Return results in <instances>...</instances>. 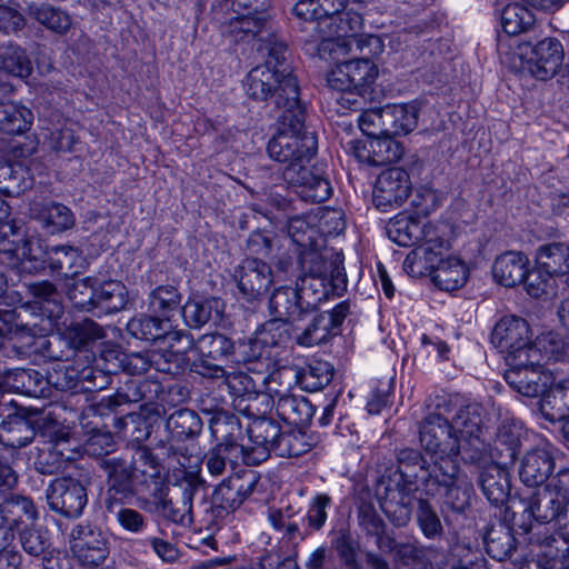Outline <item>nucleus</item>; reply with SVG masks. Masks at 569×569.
<instances>
[{
    "label": "nucleus",
    "mask_w": 569,
    "mask_h": 569,
    "mask_svg": "<svg viewBox=\"0 0 569 569\" xmlns=\"http://www.w3.org/2000/svg\"><path fill=\"white\" fill-rule=\"evenodd\" d=\"M292 109L281 111L277 117V132L269 140L267 150L273 160L284 163V181L298 188L300 197L310 202H323L332 193L329 180L316 168L306 167L318 149L313 132L306 131V106L289 100Z\"/></svg>",
    "instance_id": "nucleus-1"
},
{
    "label": "nucleus",
    "mask_w": 569,
    "mask_h": 569,
    "mask_svg": "<svg viewBox=\"0 0 569 569\" xmlns=\"http://www.w3.org/2000/svg\"><path fill=\"white\" fill-rule=\"evenodd\" d=\"M398 467L381 480L378 489L380 507L395 527H405L411 519L419 481L431 470L420 451L406 448L398 453Z\"/></svg>",
    "instance_id": "nucleus-2"
},
{
    "label": "nucleus",
    "mask_w": 569,
    "mask_h": 569,
    "mask_svg": "<svg viewBox=\"0 0 569 569\" xmlns=\"http://www.w3.org/2000/svg\"><path fill=\"white\" fill-rule=\"evenodd\" d=\"M284 54L286 52L280 57L262 54L266 57V62L251 69L244 83L249 98L258 101L273 98L279 113L292 109L289 100H293L296 104H303L297 77L286 62Z\"/></svg>",
    "instance_id": "nucleus-3"
},
{
    "label": "nucleus",
    "mask_w": 569,
    "mask_h": 569,
    "mask_svg": "<svg viewBox=\"0 0 569 569\" xmlns=\"http://www.w3.org/2000/svg\"><path fill=\"white\" fill-rule=\"evenodd\" d=\"M459 405V395L436 393L427 400L429 413L419 426L421 447L431 456L443 462L447 459L461 458L459 441L449 421V417Z\"/></svg>",
    "instance_id": "nucleus-4"
},
{
    "label": "nucleus",
    "mask_w": 569,
    "mask_h": 569,
    "mask_svg": "<svg viewBox=\"0 0 569 569\" xmlns=\"http://www.w3.org/2000/svg\"><path fill=\"white\" fill-rule=\"evenodd\" d=\"M253 13L237 16L221 26V33L234 43H248L256 40L261 54L280 57L287 51L286 42L274 32L268 16L253 7Z\"/></svg>",
    "instance_id": "nucleus-5"
},
{
    "label": "nucleus",
    "mask_w": 569,
    "mask_h": 569,
    "mask_svg": "<svg viewBox=\"0 0 569 569\" xmlns=\"http://www.w3.org/2000/svg\"><path fill=\"white\" fill-rule=\"evenodd\" d=\"M483 407L476 402L459 405L451 413L450 425L459 441L461 460L465 463H481L488 460V443L483 438Z\"/></svg>",
    "instance_id": "nucleus-6"
},
{
    "label": "nucleus",
    "mask_w": 569,
    "mask_h": 569,
    "mask_svg": "<svg viewBox=\"0 0 569 569\" xmlns=\"http://www.w3.org/2000/svg\"><path fill=\"white\" fill-rule=\"evenodd\" d=\"M177 341H186L187 348L198 353V359L190 363V370L210 379H219L224 375L223 361H233L234 342L222 333L202 335L193 339L183 332L172 335Z\"/></svg>",
    "instance_id": "nucleus-7"
},
{
    "label": "nucleus",
    "mask_w": 569,
    "mask_h": 569,
    "mask_svg": "<svg viewBox=\"0 0 569 569\" xmlns=\"http://www.w3.org/2000/svg\"><path fill=\"white\" fill-rule=\"evenodd\" d=\"M173 487L179 490L180 498L173 500L168 497L163 486L152 489L156 510L167 520L177 525H191L193 522L192 507L196 492L204 485L198 472L178 470L173 473Z\"/></svg>",
    "instance_id": "nucleus-8"
},
{
    "label": "nucleus",
    "mask_w": 569,
    "mask_h": 569,
    "mask_svg": "<svg viewBox=\"0 0 569 569\" xmlns=\"http://www.w3.org/2000/svg\"><path fill=\"white\" fill-rule=\"evenodd\" d=\"M202 430L200 417L190 409H179L171 413L166 421V431L169 437L159 439L154 443L156 450L169 459V462H177L181 469L187 470L190 462L188 450L180 442L187 439H194Z\"/></svg>",
    "instance_id": "nucleus-9"
},
{
    "label": "nucleus",
    "mask_w": 569,
    "mask_h": 569,
    "mask_svg": "<svg viewBox=\"0 0 569 569\" xmlns=\"http://www.w3.org/2000/svg\"><path fill=\"white\" fill-rule=\"evenodd\" d=\"M89 480L81 481L71 476L59 477L46 488L49 509L68 519L79 518L88 503Z\"/></svg>",
    "instance_id": "nucleus-10"
},
{
    "label": "nucleus",
    "mask_w": 569,
    "mask_h": 569,
    "mask_svg": "<svg viewBox=\"0 0 569 569\" xmlns=\"http://www.w3.org/2000/svg\"><path fill=\"white\" fill-rule=\"evenodd\" d=\"M211 433L218 443L204 456L207 470L211 476H221L226 470L227 460L240 453L237 438L240 423L233 416H216L210 425Z\"/></svg>",
    "instance_id": "nucleus-11"
},
{
    "label": "nucleus",
    "mask_w": 569,
    "mask_h": 569,
    "mask_svg": "<svg viewBox=\"0 0 569 569\" xmlns=\"http://www.w3.org/2000/svg\"><path fill=\"white\" fill-rule=\"evenodd\" d=\"M491 342L501 353H505L507 362L528 355L537 357V350L532 348L529 325L515 316L503 317L496 323Z\"/></svg>",
    "instance_id": "nucleus-12"
},
{
    "label": "nucleus",
    "mask_w": 569,
    "mask_h": 569,
    "mask_svg": "<svg viewBox=\"0 0 569 569\" xmlns=\"http://www.w3.org/2000/svg\"><path fill=\"white\" fill-rule=\"evenodd\" d=\"M70 551L83 567L94 568L109 556V541L103 531L91 523L79 522L69 533Z\"/></svg>",
    "instance_id": "nucleus-13"
},
{
    "label": "nucleus",
    "mask_w": 569,
    "mask_h": 569,
    "mask_svg": "<svg viewBox=\"0 0 569 569\" xmlns=\"http://www.w3.org/2000/svg\"><path fill=\"white\" fill-rule=\"evenodd\" d=\"M510 368L505 373L507 383L525 397L542 396L545 390L555 380L551 372L546 371L537 357L525 356L512 359Z\"/></svg>",
    "instance_id": "nucleus-14"
},
{
    "label": "nucleus",
    "mask_w": 569,
    "mask_h": 569,
    "mask_svg": "<svg viewBox=\"0 0 569 569\" xmlns=\"http://www.w3.org/2000/svg\"><path fill=\"white\" fill-rule=\"evenodd\" d=\"M378 77L377 66L367 58L338 63L328 74L327 82L337 91L356 92L365 97Z\"/></svg>",
    "instance_id": "nucleus-15"
},
{
    "label": "nucleus",
    "mask_w": 569,
    "mask_h": 569,
    "mask_svg": "<svg viewBox=\"0 0 569 569\" xmlns=\"http://www.w3.org/2000/svg\"><path fill=\"white\" fill-rule=\"evenodd\" d=\"M280 425L272 418L254 419L247 427L249 442L239 445L242 460L248 466L266 461L281 436Z\"/></svg>",
    "instance_id": "nucleus-16"
},
{
    "label": "nucleus",
    "mask_w": 569,
    "mask_h": 569,
    "mask_svg": "<svg viewBox=\"0 0 569 569\" xmlns=\"http://www.w3.org/2000/svg\"><path fill=\"white\" fill-rule=\"evenodd\" d=\"M101 467L107 475L106 499L118 501L147 493L146 482L139 480L129 460L110 457L102 460Z\"/></svg>",
    "instance_id": "nucleus-17"
},
{
    "label": "nucleus",
    "mask_w": 569,
    "mask_h": 569,
    "mask_svg": "<svg viewBox=\"0 0 569 569\" xmlns=\"http://www.w3.org/2000/svg\"><path fill=\"white\" fill-rule=\"evenodd\" d=\"M429 480L446 489L443 502L452 511L461 513L469 507L472 487L468 481L460 479L456 460L435 462Z\"/></svg>",
    "instance_id": "nucleus-18"
},
{
    "label": "nucleus",
    "mask_w": 569,
    "mask_h": 569,
    "mask_svg": "<svg viewBox=\"0 0 569 569\" xmlns=\"http://www.w3.org/2000/svg\"><path fill=\"white\" fill-rule=\"evenodd\" d=\"M350 313V302L341 301L331 311L316 313L296 341L302 347H313L328 342L340 333L341 325Z\"/></svg>",
    "instance_id": "nucleus-19"
},
{
    "label": "nucleus",
    "mask_w": 569,
    "mask_h": 569,
    "mask_svg": "<svg viewBox=\"0 0 569 569\" xmlns=\"http://www.w3.org/2000/svg\"><path fill=\"white\" fill-rule=\"evenodd\" d=\"M411 192L409 174L401 168H390L382 171L375 184L373 203L381 211L400 207Z\"/></svg>",
    "instance_id": "nucleus-20"
},
{
    "label": "nucleus",
    "mask_w": 569,
    "mask_h": 569,
    "mask_svg": "<svg viewBox=\"0 0 569 569\" xmlns=\"http://www.w3.org/2000/svg\"><path fill=\"white\" fill-rule=\"evenodd\" d=\"M233 278L242 298L258 300L276 281L271 267L258 258H246L234 269Z\"/></svg>",
    "instance_id": "nucleus-21"
},
{
    "label": "nucleus",
    "mask_w": 569,
    "mask_h": 569,
    "mask_svg": "<svg viewBox=\"0 0 569 569\" xmlns=\"http://www.w3.org/2000/svg\"><path fill=\"white\" fill-rule=\"evenodd\" d=\"M258 480L252 471L233 473L216 487L212 502L226 511H234L253 493Z\"/></svg>",
    "instance_id": "nucleus-22"
},
{
    "label": "nucleus",
    "mask_w": 569,
    "mask_h": 569,
    "mask_svg": "<svg viewBox=\"0 0 569 569\" xmlns=\"http://www.w3.org/2000/svg\"><path fill=\"white\" fill-rule=\"evenodd\" d=\"M350 150L362 163L385 166L398 161L403 154V147L391 134H382L363 141L350 142Z\"/></svg>",
    "instance_id": "nucleus-23"
},
{
    "label": "nucleus",
    "mask_w": 569,
    "mask_h": 569,
    "mask_svg": "<svg viewBox=\"0 0 569 569\" xmlns=\"http://www.w3.org/2000/svg\"><path fill=\"white\" fill-rule=\"evenodd\" d=\"M363 17L361 13L345 9L332 21L325 19L312 23L311 41H329L332 38L341 40V46L350 38H356L363 29Z\"/></svg>",
    "instance_id": "nucleus-24"
},
{
    "label": "nucleus",
    "mask_w": 569,
    "mask_h": 569,
    "mask_svg": "<svg viewBox=\"0 0 569 569\" xmlns=\"http://www.w3.org/2000/svg\"><path fill=\"white\" fill-rule=\"evenodd\" d=\"M526 511L540 523L557 521L569 532V507L549 488L548 482L528 498Z\"/></svg>",
    "instance_id": "nucleus-25"
},
{
    "label": "nucleus",
    "mask_w": 569,
    "mask_h": 569,
    "mask_svg": "<svg viewBox=\"0 0 569 569\" xmlns=\"http://www.w3.org/2000/svg\"><path fill=\"white\" fill-rule=\"evenodd\" d=\"M553 469L552 453L546 448H532L521 457L518 473L527 487H539L549 481Z\"/></svg>",
    "instance_id": "nucleus-26"
},
{
    "label": "nucleus",
    "mask_w": 569,
    "mask_h": 569,
    "mask_svg": "<svg viewBox=\"0 0 569 569\" xmlns=\"http://www.w3.org/2000/svg\"><path fill=\"white\" fill-rule=\"evenodd\" d=\"M563 60V49L557 39H545L537 43L528 59V69L539 80L552 78Z\"/></svg>",
    "instance_id": "nucleus-27"
},
{
    "label": "nucleus",
    "mask_w": 569,
    "mask_h": 569,
    "mask_svg": "<svg viewBox=\"0 0 569 569\" xmlns=\"http://www.w3.org/2000/svg\"><path fill=\"white\" fill-rule=\"evenodd\" d=\"M301 302L298 286H278L269 297L268 310L274 319L292 323L309 315Z\"/></svg>",
    "instance_id": "nucleus-28"
},
{
    "label": "nucleus",
    "mask_w": 569,
    "mask_h": 569,
    "mask_svg": "<svg viewBox=\"0 0 569 569\" xmlns=\"http://www.w3.org/2000/svg\"><path fill=\"white\" fill-rule=\"evenodd\" d=\"M348 0H299L292 8L297 18L306 23L301 30L309 33L313 22L330 19L332 21L347 8ZM311 41V39H309Z\"/></svg>",
    "instance_id": "nucleus-29"
},
{
    "label": "nucleus",
    "mask_w": 569,
    "mask_h": 569,
    "mask_svg": "<svg viewBox=\"0 0 569 569\" xmlns=\"http://www.w3.org/2000/svg\"><path fill=\"white\" fill-rule=\"evenodd\" d=\"M154 453L148 447H138L129 463L134 466L133 470L141 482H146L147 492L162 486V461L169 460L161 455V450Z\"/></svg>",
    "instance_id": "nucleus-30"
},
{
    "label": "nucleus",
    "mask_w": 569,
    "mask_h": 569,
    "mask_svg": "<svg viewBox=\"0 0 569 569\" xmlns=\"http://www.w3.org/2000/svg\"><path fill=\"white\" fill-rule=\"evenodd\" d=\"M418 243L436 270L448 256H451V229L446 223L428 222L426 233Z\"/></svg>",
    "instance_id": "nucleus-31"
},
{
    "label": "nucleus",
    "mask_w": 569,
    "mask_h": 569,
    "mask_svg": "<svg viewBox=\"0 0 569 569\" xmlns=\"http://www.w3.org/2000/svg\"><path fill=\"white\" fill-rule=\"evenodd\" d=\"M480 468L478 483L488 501L495 506H502L510 493L509 472L497 465L477 466Z\"/></svg>",
    "instance_id": "nucleus-32"
},
{
    "label": "nucleus",
    "mask_w": 569,
    "mask_h": 569,
    "mask_svg": "<svg viewBox=\"0 0 569 569\" xmlns=\"http://www.w3.org/2000/svg\"><path fill=\"white\" fill-rule=\"evenodd\" d=\"M30 212L50 233L66 231L76 223L71 209L59 202H36L31 206Z\"/></svg>",
    "instance_id": "nucleus-33"
},
{
    "label": "nucleus",
    "mask_w": 569,
    "mask_h": 569,
    "mask_svg": "<svg viewBox=\"0 0 569 569\" xmlns=\"http://www.w3.org/2000/svg\"><path fill=\"white\" fill-rule=\"evenodd\" d=\"M387 132L391 136H407L418 127L421 102L386 104Z\"/></svg>",
    "instance_id": "nucleus-34"
},
{
    "label": "nucleus",
    "mask_w": 569,
    "mask_h": 569,
    "mask_svg": "<svg viewBox=\"0 0 569 569\" xmlns=\"http://www.w3.org/2000/svg\"><path fill=\"white\" fill-rule=\"evenodd\" d=\"M528 259L516 251H507L493 262L492 276L497 282L505 287H515L528 276Z\"/></svg>",
    "instance_id": "nucleus-35"
},
{
    "label": "nucleus",
    "mask_w": 569,
    "mask_h": 569,
    "mask_svg": "<svg viewBox=\"0 0 569 569\" xmlns=\"http://www.w3.org/2000/svg\"><path fill=\"white\" fill-rule=\"evenodd\" d=\"M540 411L551 422L569 418V379L553 380L547 387L541 396Z\"/></svg>",
    "instance_id": "nucleus-36"
},
{
    "label": "nucleus",
    "mask_w": 569,
    "mask_h": 569,
    "mask_svg": "<svg viewBox=\"0 0 569 569\" xmlns=\"http://www.w3.org/2000/svg\"><path fill=\"white\" fill-rule=\"evenodd\" d=\"M273 406L277 416L288 426L306 427L315 415L312 403L302 396L289 395L279 398L273 400Z\"/></svg>",
    "instance_id": "nucleus-37"
},
{
    "label": "nucleus",
    "mask_w": 569,
    "mask_h": 569,
    "mask_svg": "<svg viewBox=\"0 0 569 569\" xmlns=\"http://www.w3.org/2000/svg\"><path fill=\"white\" fill-rule=\"evenodd\" d=\"M127 303L128 290L121 281L107 280L99 284L96 282L93 312L97 316L118 312L124 309Z\"/></svg>",
    "instance_id": "nucleus-38"
},
{
    "label": "nucleus",
    "mask_w": 569,
    "mask_h": 569,
    "mask_svg": "<svg viewBox=\"0 0 569 569\" xmlns=\"http://www.w3.org/2000/svg\"><path fill=\"white\" fill-rule=\"evenodd\" d=\"M426 230L427 223L422 224L420 220L407 214L396 216L386 227L388 238L401 247L417 244Z\"/></svg>",
    "instance_id": "nucleus-39"
},
{
    "label": "nucleus",
    "mask_w": 569,
    "mask_h": 569,
    "mask_svg": "<svg viewBox=\"0 0 569 569\" xmlns=\"http://www.w3.org/2000/svg\"><path fill=\"white\" fill-rule=\"evenodd\" d=\"M536 262L540 270L549 276L569 273V246L563 242H551L540 246L536 252Z\"/></svg>",
    "instance_id": "nucleus-40"
},
{
    "label": "nucleus",
    "mask_w": 569,
    "mask_h": 569,
    "mask_svg": "<svg viewBox=\"0 0 569 569\" xmlns=\"http://www.w3.org/2000/svg\"><path fill=\"white\" fill-rule=\"evenodd\" d=\"M4 386L13 392L38 398L44 395L47 380L34 369L18 368L6 375Z\"/></svg>",
    "instance_id": "nucleus-41"
},
{
    "label": "nucleus",
    "mask_w": 569,
    "mask_h": 569,
    "mask_svg": "<svg viewBox=\"0 0 569 569\" xmlns=\"http://www.w3.org/2000/svg\"><path fill=\"white\" fill-rule=\"evenodd\" d=\"M27 13L48 30L59 34L67 33L72 26L69 13L50 3L31 2L28 4Z\"/></svg>",
    "instance_id": "nucleus-42"
},
{
    "label": "nucleus",
    "mask_w": 569,
    "mask_h": 569,
    "mask_svg": "<svg viewBox=\"0 0 569 569\" xmlns=\"http://www.w3.org/2000/svg\"><path fill=\"white\" fill-rule=\"evenodd\" d=\"M468 274L466 263L457 256L451 254L436 268L431 279L440 290L455 291L467 282Z\"/></svg>",
    "instance_id": "nucleus-43"
},
{
    "label": "nucleus",
    "mask_w": 569,
    "mask_h": 569,
    "mask_svg": "<svg viewBox=\"0 0 569 569\" xmlns=\"http://www.w3.org/2000/svg\"><path fill=\"white\" fill-rule=\"evenodd\" d=\"M50 269L66 278H73L81 272L84 259L78 249L70 246H54L47 251Z\"/></svg>",
    "instance_id": "nucleus-44"
},
{
    "label": "nucleus",
    "mask_w": 569,
    "mask_h": 569,
    "mask_svg": "<svg viewBox=\"0 0 569 569\" xmlns=\"http://www.w3.org/2000/svg\"><path fill=\"white\" fill-rule=\"evenodd\" d=\"M221 313L222 302L217 298L189 300L182 307L184 321L193 328H201L209 322L219 321Z\"/></svg>",
    "instance_id": "nucleus-45"
},
{
    "label": "nucleus",
    "mask_w": 569,
    "mask_h": 569,
    "mask_svg": "<svg viewBox=\"0 0 569 569\" xmlns=\"http://www.w3.org/2000/svg\"><path fill=\"white\" fill-rule=\"evenodd\" d=\"M483 541L487 553L498 561L509 559L516 551V538L512 530L501 522L487 530Z\"/></svg>",
    "instance_id": "nucleus-46"
},
{
    "label": "nucleus",
    "mask_w": 569,
    "mask_h": 569,
    "mask_svg": "<svg viewBox=\"0 0 569 569\" xmlns=\"http://www.w3.org/2000/svg\"><path fill=\"white\" fill-rule=\"evenodd\" d=\"M313 446V438L302 430V427L288 430L281 429V436L276 441L273 452L278 457L295 458L309 452Z\"/></svg>",
    "instance_id": "nucleus-47"
},
{
    "label": "nucleus",
    "mask_w": 569,
    "mask_h": 569,
    "mask_svg": "<svg viewBox=\"0 0 569 569\" xmlns=\"http://www.w3.org/2000/svg\"><path fill=\"white\" fill-rule=\"evenodd\" d=\"M296 373L301 389L308 392H316L330 383L335 369L328 361L313 359L302 369L296 370Z\"/></svg>",
    "instance_id": "nucleus-48"
},
{
    "label": "nucleus",
    "mask_w": 569,
    "mask_h": 569,
    "mask_svg": "<svg viewBox=\"0 0 569 569\" xmlns=\"http://www.w3.org/2000/svg\"><path fill=\"white\" fill-rule=\"evenodd\" d=\"M33 121V113L17 102L0 103V130L8 134L26 132Z\"/></svg>",
    "instance_id": "nucleus-49"
},
{
    "label": "nucleus",
    "mask_w": 569,
    "mask_h": 569,
    "mask_svg": "<svg viewBox=\"0 0 569 569\" xmlns=\"http://www.w3.org/2000/svg\"><path fill=\"white\" fill-rule=\"evenodd\" d=\"M34 429L29 420L20 417H10L0 425V441L11 448H22L34 438Z\"/></svg>",
    "instance_id": "nucleus-50"
},
{
    "label": "nucleus",
    "mask_w": 569,
    "mask_h": 569,
    "mask_svg": "<svg viewBox=\"0 0 569 569\" xmlns=\"http://www.w3.org/2000/svg\"><path fill=\"white\" fill-rule=\"evenodd\" d=\"M268 521L281 535L280 542L288 548L295 549L305 539L299 525L282 509L270 508L268 510Z\"/></svg>",
    "instance_id": "nucleus-51"
},
{
    "label": "nucleus",
    "mask_w": 569,
    "mask_h": 569,
    "mask_svg": "<svg viewBox=\"0 0 569 569\" xmlns=\"http://www.w3.org/2000/svg\"><path fill=\"white\" fill-rule=\"evenodd\" d=\"M128 332L139 339L147 342H154L163 338H170L176 340L172 335H168L163 328V320L159 316H140L132 318L127 325Z\"/></svg>",
    "instance_id": "nucleus-52"
},
{
    "label": "nucleus",
    "mask_w": 569,
    "mask_h": 569,
    "mask_svg": "<svg viewBox=\"0 0 569 569\" xmlns=\"http://www.w3.org/2000/svg\"><path fill=\"white\" fill-rule=\"evenodd\" d=\"M274 355L264 347L256 332L248 341L240 342L238 347L234 346L233 362L247 365L257 362L268 369L274 363Z\"/></svg>",
    "instance_id": "nucleus-53"
},
{
    "label": "nucleus",
    "mask_w": 569,
    "mask_h": 569,
    "mask_svg": "<svg viewBox=\"0 0 569 569\" xmlns=\"http://www.w3.org/2000/svg\"><path fill=\"white\" fill-rule=\"evenodd\" d=\"M532 348L537 350V358L565 361L569 360V337L563 338L559 333L548 332L541 335L535 342Z\"/></svg>",
    "instance_id": "nucleus-54"
},
{
    "label": "nucleus",
    "mask_w": 569,
    "mask_h": 569,
    "mask_svg": "<svg viewBox=\"0 0 569 569\" xmlns=\"http://www.w3.org/2000/svg\"><path fill=\"white\" fill-rule=\"evenodd\" d=\"M181 302V296L173 286H159L149 295V310L169 320L178 310Z\"/></svg>",
    "instance_id": "nucleus-55"
},
{
    "label": "nucleus",
    "mask_w": 569,
    "mask_h": 569,
    "mask_svg": "<svg viewBox=\"0 0 569 569\" xmlns=\"http://www.w3.org/2000/svg\"><path fill=\"white\" fill-rule=\"evenodd\" d=\"M0 69L19 77L30 76L32 67L23 49L13 43L0 46Z\"/></svg>",
    "instance_id": "nucleus-56"
},
{
    "label": "nucleus",
    "mask_w": 569,
    "mask_h": 569,
    "mask_svg": "<svg viewBox=\"0 0 569 569\" xmlns=\"http://www.w3.org/2000/svg\"><path fill=\"white\" fill-rule=\"evenodd\" d=\"M187 342L182 350L167 349L162 351H152L151 361L157 371L168 373L171 376L180 375L189 366V359L187 357Z\"/></svg>",
    "instance_id": "nucleus-57"
},
{
    "label": "nucleus",
    "mask_w": 569,
    "mask_h": 569,
    "mask_svg": "<svg viewBox=\"0 0 569 569\" xmlns=\"http://www.w3.org/2000/svg\"><path fill=\"white\" fill-rule=\"evenodd\" d=\"M533 21L531 11L519 3H509L501 12V27L508 36L520 34L530 28Z\"/></svg>",
    "instance_id": "nucleus-58"
},
{
    "label": "nucleus",
    "mask_w": 569,
    "mask_h": 569,
    "mask_svg": "<svg viewBox=\"0 0 569 569\" xmlns=\"http://www.w3.org/2000/svg\"><path fill=\"white\" fill-rule=\"evenodd\" d=\"M106 509L116 518L119 526L128 532L139 535L148 528V519L136 509L122 507L112 499H106Z\"/></svg>",
    "instance_id": "nucleus-59"
},
{
    "label": "nucleus",
    "mask_w": 569,
    "mask_h": 569,
    "mask_svg": "<svg viewBox=\"0 0 569 569\" xmlns=\"http://www.w3.org/2000/svg\"><path fill=\"white\" fill-rule=\"evenodd\" d=\"M295 383H298L296 370L288 367L273 370L262 378L266 393L272 401L289 396Z\"/></svg>",
    "instance_id": "nucleus-60"
},
{
    "label": "nucleus",
    "mask_w": 569,
    "mask_h": 569,
    "mask_svg": "<svg viewBox=\"0 0 569 569\" xmlns=\"http://www.w3.org/2000/svg\"><path fill=\"white\" fill-rule=\"evenodd\" d=\"M300 299L305 310L308 313L316 312L319 306L328 299L329 290L325 279L309 276L302 279L301 286H298Z\"/></svg>",
    "instance_id": "nucleus-61"
},
{
    "label": "nucleus",
    "mask_w": 569,
    "mask_h": 569,
    "mask_svg": "<svg viewBox=\"0 0 569 569\" xmlns=\"http://www.w3.org/2000/svg\"><path fill=\"white\" fill-rule=\"evenodd\" d=\"M416 520L425 538L436 540L443 536V526L441 520L436 509L428 500H418Z\"/></svg>",
    "instance_id": "nucleus-62"
},
{
    "label": "nucleus",
    "mask_w": 569,
    "mask_h": 569,
    "mask_svg": "<svg viewBox=\"0 0 569 569\" xmlns=\"http://www.w3.org/2000/svg\"><path fill=\"white\" fill-rule=\"evenodd\" d=\"M69 345L73 349H81L89 343L103 338V329L90 319L74 322L64 332Z\"/></svg>",
    "instance_id": "nucleus-63"
},
{
    "label": "nucleus",
    "mask_w": 569,
    "mask_h": 569,
    "mask_svg": "<svg viewBox=\"0 0 569 569\" xmlns=\"http://www.w3.org/2000/svg\"><path fill=\"white\" fill-rule=\"evenodd\" d=\"M288 323L273 318L256 331L264 347L274 355V358L279 356V349L289 341Z\"/></svg>",
    "instance_id": "nucleus-64"
}]
</instances>
